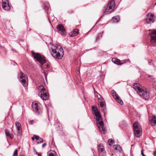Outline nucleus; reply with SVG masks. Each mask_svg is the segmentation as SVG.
<instances>
[{"mask_svg": "<svg viewBox=\"0 0 156 156\" xmlns=\"http://www.w3.org/2000/svg\"><path fill=\"white\" fill-rule=\"evenodd\" d=\"M31 53L32 55L36 62L37 63L39 62V53H35L33 51H31Z\"/></svg>", "mask_w": 156, "mask_h": 156, "instance_id": "obj_16", "label": "nucleus"}, {"mask_svg": "<svg viewBox=\"0 0 156 156\" xmlns=\"http://www.w3.org/2000/svg\"><path fill=\"white\" fill-rule=\"evenodd\" d=\"M40 156H41V155L40 154Z\"/></svg>", "mask_w": 156, "mask_h": 156, "instance_id": "obj_50", "label": "nucleus"}, {"mask_svg": "<svg viewBox=\"0 0 156 156\" xmlns=\"http://www.w3.org/2000/svg\"><path fill=\"white\" fill-rule=\"evenodd\" d=\"M56 29L60 32L61 34L62 35H66V32L62 24L58 25L56 27Z\"/></svg>", "mask_w": 156, "mask_h": 156, "instance_id": "obj_11", "label": "nucleus"}, {"mask_svg": "<svg viewBox=\"0 0 156 156\" xmlns=\"http://www.w3.org/2000/svg\"><path fill=\"white\" fill-rule=\"evenodd\" d=\"M153 155L155 156L156 155V150L154 152Z\"/></svg>", "mask_w": 156, "mask_h": 156, "instance_id": "obj_42", "label": "nucleus"}, {"mask_svg": "<svg viewBox=\"0 0 156 156\" xmlns=\"http://www.w3.org/2000/svg\"><path fill=\"white\" fill-rule=\"evenodd\" d=\"M19 76L21 82L23 85L24 87L27 86L28 85L27 76L22 72L20 73Z\"/></svg>", "mask_w": 156, "mask_h": 156, "instance_id": "obj_8", "label": "nucleus"}, {"mask_svg": "<svg viewBox=\"0 0 156 156\" xmlns=\"http://www.w3.org/2000/svg\"><path fill=\"white\" fill-rule=\"evenodd\" d=\"M111 93L112 94L113 97L115 99L119 97L118 94L116 93V92L114 90H112L111 91Z\"/></svg>", "mask_w": 156, "mask_h": 156, "instance_id": "obj_23", "label": "nucleus"}, {"mask_svg": "<svg viewBox=\"0 0 156 156\" xmlns=\"http://www.w3.org/2000/svg\"><path fill=\"white\" fill-rule=\"evenodd\" d=\"M20 156H25L24 155H20Z\"/></svg>", "mask_w": 156, "mask_h": 156, "instance_id": "obj_47", "label": "nucleus"}, {"mask_svg": "<svg viewBox=\"0 0 156 156\" xmlns=\"http://www.w3.org/2000/svg\"><path fill=\"white\" fill-rule=\"evenodd\" d=\"M48 156H57L56 152L53 151L48 152Z\"/></svg>", "mask_w": 156, "mask_h": 156, "instance_id": "obj_22", "label": "nucleus"}, {"mask_svg": "<svg viewBox=\"0 0 156 156\" xmlns=\"http://www.w3.org/2000/svg\"><path fill=\"white\" fill-rule=\"evenodd\" d=\"M43 142V140L42 138L40 137V143H42Z\"/></svg>", "mask_w": 156, "mask_h": 156, "instance_id": "obj_40", "label": "nucleus"}, {"mask_svg": "<svg viewBox=\"0 0 156 156\" xmlns=\"http://www.w3.org/2000/svg\"><path fill=\"white\" fill-rule=\"evenodd\" d=\"M127 61V60H122L121 61V63L122 62H123V63H125Z\"/></svg>", "mask_w": 156, "mask_h": 156, "instance_id": "obj_39", "label": "nucleus"}, {"mask_svg": "<svg viewBox=\"0 0 156 156\" xmlns=\"http://www.w3.org/2000/svg\"><path fill=\"white\" fill-rule=\"evenodd\" d=\"M103 16H104V14H103V15H102L101 16V17H100V18L99 19H98V20H97V23H98V22L100 21V20H101V19H102V18H103Z\"/></svg>", "mask_w": 156, "mask_h": 156, "instance_id": "obj_38", "label": "nucleus"}, {"mask_svg": "<svg viewBox=\"0 0 156 156\" xmlns=\"http://www.w3.org/2000/svg\"><path fill=\"white\" fill-rule=\"evenodd\" d=\"M115 2L114 0H110L104 12V14H106L112 12L115 9Z\"/></svg>", "mask_w": 156, "mask_h": 156, "instance_id": "obj_7", "label": "nucleus"}, {"mask_svg": "<svg viewBox=\"0 0 156 156\" xmlns=\"http://www.w3.org/2000/svg\"><path fill=\"white\" fill-rule=\"evenodd\" d=\"M115 99L116 100L117 102L119 103L120 105H122L123 104V103L122 101L120 99L119 97Z\"/></svg>", "mask_w": 156, "mask_h": 156, "instance_id": "obj_27", "label": "nucleus"}, {"mask_svg": "<svg viewBox=\"0 0 156 156\" xmlns=\"http://www.w3.org/2000/svg\"><path fill=\"white\" fill-rule=\"evenodd\" d=\"M48 38L49 39H50V42H49V43H50V44H51V37H49Z\"/></svg>", "mask_w": 156, "mask_h": 156, "instance_id": "obj_44", "label": "nucleus"}, {"mask_svg": "<svg viewBox=\"0 0 156 156\" xmlns=\"http://www.w3.org/2000/svg\"><path fill=\"white\" fill-rule=\"evenodd\" d=\"M46 107H48V106H47L46 105H45Z\"/></svg>", "mask_w": 156, "mask_h": 156, "instance_id": "obj_49", "label": "nucleus"}, {"mask_svg": "<svg viewBox=\"0 0 156 156\" xmlns=\"http://www.w3.org/2000/svg\"><path fill=\"white\" fill-rule=\"evenodd\" d=\"M78 33V29H75L73 30V32L70 33L69 35L70 37H73L76 36Z\"/></svg>", "mask_w": 156, "mask_h": 156, "instance_id": "obj_21", "label": "nucleus"}, {"mask_svg": "<svg viewBox=\"0 0 156 156\" xmlns=\"http://www.w3.org/2000/svg\"><path fill=\"white\" fill-rule=\"evenodd\" d=\"M112 61L115 64L119 65H121L123 63V62L121 63V61L119 59L115 58H113L112 59Z\"/></svg>", "mask_w": 156, "mask_h": 156, "instance_id": "obj_19", "label": "nucleus"}, {"mask_svg": "<svg viewBox=\"0 0 156 156\" xmlns=\"http://www.w3.org/2000/svg\"><path fill=\"white\" fill-rule=\"evenodd\" d=\"M136 117H139V119H140V114L138 112H137L136 113Z\"/></svg>", "mask_w": 156, "mask_h": 156, "instance_id": "obj_35", "label": "nucleus"}, {"mask_svg": "<svg viewBox=\"0 0 156 156\" xmlns=\"http://www.w3.org/2000/svg\"><path fill=\"white\" fill-rule=\"evenodd\" d=\"M115 150H117L119 152H121L122 151V148L121 146L119 145H116L114 147Z\"/></svg>", "mask_w": 156, "mask_h": 156, "instance_id": "obj_24", "label": "nucleus"}, {"mask_svg": "<svg viewBox=\"0 0 156 156\" xmlns=\"http://www.w3.org/2000/svg\"><path fill=\"white\" fill-rule=\"evenodd\" d=\"M33 152L34 154H37L38 156H39V153L36 151V149L34 148H33Z\"/></svg>", "mask_w": 156, "mask_h": 156, "instance_id": "obj_32", "label": "nucleus"}, {"mask_svg": "<svg viewBox=\"0 0 156 156\" xmlns=\"http://www.w3.org/2000/svg\"><path fill=\"white\" fill-rule=\"evenodd\" d=\"M32 107H38V103L36 101H34L33 102L32 105Z\"/></svg>", "mask_w": 156, "mask_h": 156, "instance_id": "obj_28", "label": "nucleus"}, {"mask_svg": "<svg viewBox=\"0 0 156 156\" xmlns=\"http://www.w3.org/2000/svg\"><path fill=\"white\" fill-rule=\"evenodd\" d=\"M31 139L32 140H34L35 138L34 136V135L33 136L31 137Z\"/></svg>", "mask_w": 156, "mask_h": 156, "instance_id": "obj_43", "label": "nucleus"}, {"mask_svg": "<svg viewBox=\"0 0 156 156\" xmlns=\"http://www.w3.org/2000/svg\"><path fill=\"white\" fill-rule=\"evenodd\" d=\"M91 107H92V108H93V107H95L94 106V105H92L91 106Z\"/></svg>", "mask_w": 156, "mask_h": 156, "instance_id": "obj_45", "label": "nucleus"}, {"mask_svg": "<svg viewBox=\"0 0 156 156\" xmlns=\"http://www.w3.org/2000/svg\"><path fill=\"white\" fill-rule=\"evenodd\" d=\"M151 37L150 41L152 42H156V31L153 30L149 33Z\"/></svg>", "mask_w": 156, "mask_h": 156, "instance_id": "obj_13", "label": "nucleus"}, {"mask_svg": "<svg viewBox=\"0 0 156 156\" xmlns=\"http://www.w3.org/2000/svg\"><path fill=\"white\" fill-rule=\"evenodd\" d=\"M46 145H47L46 143H44L43 144H42V148H44L45 147V146Z\"/></svg>", "mask_w": 156, "mask_h": 156, "instance_id": "obj_37", "label": "nucleus"}, {"mask_svg": "<svg viewBox=\"0 0 156 156\" xmlns=\"http://www.w3.org/2000/svg\"><path fill=\"white\" fill-rule=\"evenodd\" d=\"M38 108H33L34 111L36 113H39Z\"/></svg>", "mask_w": 156, "mask_h": 156, "instance_id": "obj_33", "label": "nucleus"}, {"mask_svg": "<svg viewBox=\"0 0 156 156\" xmlns=\"http://www.w3.org/2000/svg\"><path fill=\"white\" fill-rule=\"evenodd\" d=\"M98 150L99 151L102 155H105V153L104 146L102 144H100L99 145Z\"/></svg>", "mask_w": 156, "mask_h": 156, "instance_id": "obj_17", "label": "nucleus"}, {"mask_svg": "<svg viewBox=\"0 0 156 156\" xmlns=\"http://www.w3.org/2000/svg\"><path fill=\"white\" fill-rule=\"evenodd\" d=\"M17 150H15L13 154V156H18V153H17Z\"/></svg>", "mask_w": 156, "mask_h": 156, "instance_id": "obj_31", "label": "nucleus"}, {"mask_svg": "<svg viewBox=\"0 0 156 156\" xmlns=\"http://www.w3.org/2000/svg\"><path fill=\"white\" fill-rule=\"evenodd\" d=\"M2 6L3 9L6 11H8L10 9L8 0H2Z\"/></svg>", "mask_w": 156, "mask_h": 156, "instance_id": "obj_10", "label": "nucleus"}, {"mask_svg": "<svg viewBox=\"0 0 156 156\" xmlns=\"http://www.w3.org/2000/svg\"><path fill=\"white\" fill-rule=\"evenodd\" d=\"M5 133L7 137L10 138L12 139L14 137V135L12 133H10L9 130L7 129H6L5 130Z\"/></svg>", "mask_w": 156, "mask_h": 156, "instance_id": "obj_18", "label": "nucleus"}, {"mask_svg": "<svg viewBox=\"0 0 156 156\" xmlns=\"http://www.w3.org/2000/svg\"><path fill=\"white\" fill-rule=\"evenodd\" d=\"M141 154L142 156H146L144 154L143 150H142L141 151Z\"/></svg>", "mask_w": 156, "mask_h": 156, "instance_id": "obj_41", "label": "nucleus"}, {"mask_svg": "<svg viewBox=\"0 0 156 156\" xmlns=\"http://www.w3.org/2000/svg\"><path fill=\"white\" fill-rule=\"evenodd\" d=\"M154 15L153 14H148L147 15V17L146 19V22L147 23H153L154 22Z\"/></svg>", "mask_w": 156, "mask_h": 156, "instance_id": "obj_12", "label": "nucleus"}, {"mask_svg": "<svg viewBox=\"0 0 156 156\" xmlns=\"http://www.w3.org/2000/svg\"><path fill=\"white\" fill-rule=\"evenodd\" d=\"M92 110H94L95 112V116L98 117L97 123L100 131L105 133L106 132L105 128H104V124L103 121L102 120L101 116L99 110L97 109V108H91Z\"/></svg>", "mask_w": 156, "mask_h": 156, "instance_id": "obj_2", "label": "nucleus"}, {"mask_svg": "<svg viewBox=\"0 0 156 156\" xmlns=\"http://www.w3.org/2000/svg\"><path fill=\"white\" fill-rule=\"evenodd\" d=\"M15 125L17 129V136H21L22 135V131L21 123L19 122H16L15 123Z\"/></svg>", "mask_w": 156, "mask_h": 156, "instance_id": "obj_9", "label": "nucleus"}, {"mask_svg": "<svg viewBox=\"0 0 156 156\" xmlns=\"http://www.w3.org/2000/svg\"><path fill=\"white\" fill-rule=\"evenodd\" d=\"M34 122V121L33 120H31L29 121V123L30 125H33Z\"/></svg>", "mask_w": 156, "mask_h": 156, "instance_id": "obj_36", "label": "nucleus"}, {"mask_svg": "<svg viewBox=\"0 0 156 156\" xmlns=\"http://www.w3.org/2000/svg\"><path fill=\"white\" fill-rule=\"evenodd\" d=\"M98 104L100 107H105L106 106L105 102L102 98H98Z\"/></svg>", "mask_w": 156, "mask_h": 156, "instance_id": "obj_14", "label": "nucleus"}, {"mask_svg": "<svg viewBox=\"0 0 156 156\" xmlns=\"http://www.w3.org/2000/svg\"><path fill=\"white\" fill-rule=\"evenodd\" d=\"M150 61H148V63L150 65H153L154 64V61L152 60H150Z\"/></svg>", "mask_w": 156, "mask_h": 156, "instance_id": "obj_30", "label": "nucleus"}, {"mask_svg": "<svg viewBox=\"0 0 156 156\" xmlns=\"http://www.w3.org/2000/svg\"><path fill=\"white\" fill-rule=\"evenodd\" d=\"M113 142V140L112 139H109L108 140V143L110 145H111L112 144Z\"/></svg>", "mask_w": 156, "mask_h": 156, "instance_id": "obj_29", "label": "nucleus"}, {"mask_svg": "<svg viewBox=\"0 0 156 156\" xmlns=\"http://www.w3.org/2000/svg\"><path fill=\"white\" fill-rule=\"evenodd\" d=\"M151 121H150L151 125L154 126L156 125V117L155 115H153L152 117Z\"/></svg>", "mask_w": 156, "mask_h": 156, "instance_id": "obj_20", "label": "nucleus"}, {"mask_svg": "<svg viewBox=\"0 0 156 156\" xmlns=\"http://www.w3.org/2000/svg\"><path fill=\"white\" fill-rule=\"evenodd\" d=\"M40 97L42 100L46 101L48 99V94L45 88L42 85H40Z\"/></svg>", "mask_w": 156, "mask_h": 156, "instance_id": "obj_6", "label": "nucleus"}, {"mask_svg": "<svg viewBox=\"0 0 156 156\" xmlns=\"http://www.w3.org/2000/svg\"><path fill=\"white\" fill-rule=\"evenodd\" d=\"M102 34L103 32H101L98 34L96 38V41H98L99 39L102 37Z\"/></svg>", "mask_w": 156, "mask_h": 156, "instance_id": "obj_26", "label": "nucleus"}, {"mask_svg": "<svg viewBox=\"0 0 156 156\" xmlns=\"http://www.w3.org/2000/svg\"><path fill=\"white\" fill-rule=\"evenodd\" d=\"M120 20L119 17V16L114 17L112 18V20L114 22H118Z\"/></svg>", "mask_w": 156, "mask_h": 156, "instance_id": "obj_25", "label": "nucleus"}, {"mask_svg": "<svg viewBox=\"0 0 156 156\" xmlns=\"http://www.w3.org/2000/svg\"><path fill=\"white\" fill-rule=\"evenodd\" d=\"M51 55L55 58L60 59L64 55V51L62 48L60 47L58 48L57 46H54L51 48Z\"/></svg>", "mask_w": 156, "mask_h": 156, "instance_id": "obj_4", "label": "nucleus"}, {"mask_svg": "<svg viewBox=\"0 0 156 156\" xmlns=\"http://www.w3.org/2000/svg\"><path fill=\"white\" fill-rule=\"evenodd\" d=\"M37 94L38 96H39V92H37Z\"/></svg>", "mask_w": 156, "mask_h": 156, "instance_id": "obj_46", "label": "nucleus"}, {"mask_svg": "<svg viewBox=\"0 0 156 156\" xmlns=\"http://www.w3.org/2000/svg\"><path fill=\"white\" fill-rule=\"evenodd\" d=\"M133 88L139 95L145 100H148L149 97V93L146 90L143 89L142 86L138 83L133 84Z\"/></svg>", "mask_w": 156, "mask_h": 156, "instance_id": "obj_1", "label": "nucleus"}, {"mask_svg": "<svg viewBox=\"0 0 156 156\" xmlns=\"http://www.w3.org/2000/svg\"><path fill=\"white\" fill-rule=\"evenodd\" d=\"M48 62H49L46 61V58L44 56L40 54V63L41 64V66H40V67L42 69L41 72L44 75L46 80H47V73L45 72V71L43 69L50 68V65Z\"/></svg>", "mask_w": 156, "mask_h": 156, "instance_id": "obj_3", "label": "nucleus"}, {"mask_svg": "<svg viewBox=\"0 0 156 156\" xmlns=\"http://www.w3.org/2000/svg\"><path fill=\"white\" fill-rule=\"evenodd\" d=\"M133 126L134 136L137 138H139L141 135L142 129L141 126L137 122L133 123Z\"/></svg>", "mask_w": 156, "mask_h": 156, "instance_id": "obj_5", "label": "nucleus"}, {"mask_svg": "<svg viewBox=\"0 0 156 156\" xmlns=\"http://www.w3.org/2000/svg\"><path fill=\"white\" fill-rule=\"evenodd\" d=\"M35 139L38 140L39 139V136H37L36 135H34Z\"/></svg>", "mask_w": 156, "mask_h": 156, "instance_id": "obj_34", "label": "nucleus"}, {"mask_svg": "<svg viewBox=\"0 0 156 156\" xmlns=\"http://www.w3.org/2000/svg\"><path fill=\"white\" fill-rule=\"evenodd\" d=\"M47 112H48V109H47Z\"/></svg>", "mask_w": 156, "mask_h": 156, "instance_id": "obj_48", "label": "nucleus"}, {"mask_svg": "<svg viewBox=\"0 0 156 156\" xmlns=\"http://www.w3.org/2000/svg\"><path fill=\"white\" fill-rule=\"evenodd\" d=\"M43 7L44 9L45 10V11L47 12V14L48 17V16L49 15V14L48 13V12L50 9L49 8V5L48 3L45 2V3H43Z\"/></svg>", "mask_w": 156, "mask_h": 156, "instance_id": "obj_15", "label": "nucleus"}]
</instances>
